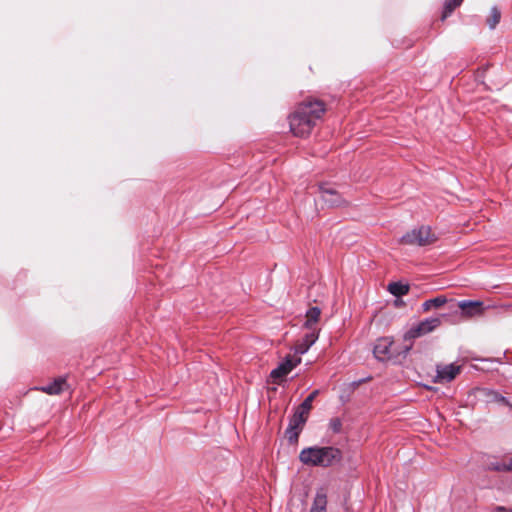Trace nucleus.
<instances>
[{
    "mask_svg": "<svg viewBox=\"0 0 512 512\" xmlns=\"http://www.w3.org/2000/svg\"><path fill=\"white\" fill-rule=\"evenodd\" d=\"M325 112L324 104L318 100H309L299 105L290 117V130L294 136L305 137L315 126L316 120Z\"/></svg>",
    "mask_w": 512,
    "mask_h": 512,
    "instance_id": "1",
    "label": "nucleus"
},
{
    "mask_svg": "<svg viewBox=\"0 0 512 512\" xmlns=\"http://www.w3.org/2000/svg\"><path fill=\"white\" fill-rule=\"evenodd\" d=\"M341 451L331 446L307 447L299 454V460L307 466L329 467L341 460Z\"/></svg>",
    "mask_w": 512,
    "mask_h": 512,
    "instance_id": "2",
    "label": "nucleus"
},
{
    "mask_svg": "<svg viewBox=\"0 0 512 512\" xmlns=\"http://www.w3.org/2000/svg\"><path fill=\"white\" fill-rule=\"evenodd\" d=\"M434 241V234L431 232V229L426 226H422L419 229H414L406 233L400 240L403 244L419 246L428 245Z\"/></svg>",
    "mask_w": 512,
    "mask_h": 512,
    "instance_id": "3",
    "label": "nucleus"
},
{
    "mask_svg": "<svg viewBox=\"0 0 512 512\" xmlns=\"http://www.w3.org/2000/svg\"><path fill=\"white\" fill-rule=\"evenodd\" d=\"M441 324V320L438 317L427 318L418 324L412 326L404 335L405 340H412L424 336Z\"/></svg>",
    "mask_w": 512,
    "mask_h": 512,
    "instance_id": "4",
    "label": "nucleus"
},
{
    "mask_svg": "<svg viewBox=\"0 0 512 512\" xmlns=\"http://www.w3.org/2000/svg\"><path fill=\"white\" fill-rule=\"evenodd\" d=\"M318 395V390L313 391L296 409L295 413L291 417L293 419V425L305 424L310 410L312 408V402Z\"/></svg>",
    "mask_w": 512,
    "mask_h": 512,
    "instance_id": "5",
    "label": "nucleus"
},
{
    "mask_svg": "<svg viewBox=\"0 0 512 512\" xmlns=\"http://www.w3.org/2000/svg\"><path fill=\"white\" fill-rule=\"evenodd\" d=\"M301 362L300 358L293 360L292 358H286L279 366L271 371L270 377L275 383H279L292 369Z\"/></svg>",
    "mask_w": 512,
    "mask_h": 512,
    "instance_id": "6",
    "label": "nucleus"
},
{
    "mask_svg": "<svg viewBox=\"0 0 512 512\" xmlns=\"http://www.w3.org/2000/svg\"><path fill=\"white\" fill-rule=\"evenodd\" d=\"M319 189L321 192L322 200L328 205L338 207L346 203L342 196L331 186L323 184L320 185Z\"/></svg>",
    "mask_w": 512,
    "mask_h": 512,
    "instance_id": "7",
    "label": "nucleus"
},
{
    "mask_svg": "<svg viewBox=\"0 0 512 512\" xmlns=\"http://www.w3.org/2000/svg\"><path fill=\"white\" fill-rule=\"evenodd\" d=\"M464 317L480 316L484 313V304L481 301L463 300L458 303Z\"/></svg>",
    "mask_w": 512,
    "mask_h": 512,
    "instance_id": "8",
    "label": "nucleus"
},
{
    "mask_svg": "<svg viewBox=\"0 0 512 512\" xmlns=\"http://www.w3.org/2000/svg\"><path fill=\"white\" fill-rule=\"evenodd\" d=\"M319 337V329L308 331L305 336L295 344V353L305 354L309 348L317 341Z\"/></svg>",
    "mask_w": 512,
    "mask_h": 512,
    "instance_id": "9",
    "label": "nucleus"
},
{
    "mask_svg": "<svg viewBox=\"0 0 512 512\" xmlns=\"http://www.w3.org/2000/svg\"><path fill=\"white\" fill-rule=\"evenodd\" d=\"M436 371V382H449L459 374L460 366L456 364L437 366Z\"/></svg>",
    "mask_w": 512,
    "mask_h": 512,
    "instance_id": "10",
    "label": "nucleus"
},
{
    "mask_svg": "<svg viewBox=\"0 0 512 512\" xmlns=\"http://www.w3.org/2000/svg\"><path fill=\"white\" fill-rule=\"evenodd\" d=\"M393 345V341L390 338L384 337L377 340L374 346V355L379 360H385L390 358L392 355L391 347Z\"/></svg>",
    "mask_w": 512,
    "mask_h": 512,
    "instance_id": "11",
    "label": "nucleus"
},
{
    "mask_svg": "<svg viewBox=\"0 0 512 512\" xmlns=\"http://www.w3.org/2000/svg\"><path fill=\"white\" fill-rule=\"evenodd\" d=\"M66 387V380L64 378H58L54 380V382L37 389L49 395H58L62 393Z\"/></svg>",
    "mask_w": 512,
    "mask_h": 512,
    "instance_id": "12",
    "label": "nucleus"
},
{
    "mask_svg": "<svg viewBox=\"0 0 512 512\" xmlns=\"http://www.w3.org/2000/svg\"><path fill=\"white\" fill-rule=\"evenodd\" d=\"M320 315H321V311L318 307L310 308L306 313V321L304 323V327L306 329H308L309 331H312L313 329H317V327L315 325L319 321Z\"/></svg>",
    "mask_w": 512,
    "mask_h": 512,
    "instance_id": "13",
    "label": "nucleus"
},
{
    "mask_svg": "<svg viewBox=\"0 0 512 512\" xmlns=\"http://www.w3.org/2000/svg\"><path fill=\"white\" fill-rule=\"evenodd\" d=\"M388 291L394 296L400 297L409 292V286L400 282H393L388 285Z\"/></svg>",
    "mask_w": 512,
    "mask_h": 512,
    "instance_id": "14",
    "label": "nucleus"
},
{
    "mask_svg": "<svg viewBox=\"0 0 512 512\" xmlns=\"http://www.w3.org/2000/svg\"><path fill=\"white\" fill-rule=\"evenodd\" d=\"M304 424L293 425V419H290L289 426L286 430V435L290 442H296Z\"/></svg>",
    "mask_w": 512,
    "mask_h": 512,
    "instance_id": "15",
    "label": "nucleus"
},
{
    "mask_svg": "<svg viewBox=\"0 0 512 512\" xmlns=\"http://www.w3.org/2000/svg\"><path fill=\"white\" fill-rule=\"evenodd\" d=\"M327 499L324 494L318 493L315 497L313 507L310 512H326Z\"/></svg>",
    "mask_w": 512,
    "mask_h": 512,
    "instance_id": "16",
    "label": "nucleus"
},
{
    "mask_svg": "<svg viewBox=\"0 0 512 512\" xmlns=\"http://www.w3.org/2000/svg\"><path fill=\"white\" fill-rule=\"evenodd\" d=\"M501 13L497 7H492L490 10V15L487 18V24L490 29H494L497 24L500 22Z\"/></svg>",
    "mask_w": 512,
    "mask_h": 512,
    "instance_id": "17",
    "label": "nucleus"
},
{
    "mask_svg": "<svg viewBox=\"0 0 512 512\" xmlns=\"http://www.w3.org/2000/svg\"><path fill=\"white\" fill-rule=\"evenodd\" d=\"M463 0H446L442 20L446 19L456 7L460 6Z\"/></svg>",
    "mask_w": 512,
    "mask_h": 512,
    "instance_id": "18",
    "label": "nucleus"
},
{
    "mask_svg": "<svg viewBox=\"0 0 512 512\" xmlns=\"http://www.w3.org/2000/svg\"><path fill=\"white\" fill-rule=\"evenodd\" d=\"M448 302L447 297L441 295L435 298L430 299V303L432 304V308L442 307L444 304Z\"/></svg>",
    "mask_w": 512,
    "mask_h": 512,
    "instance_id": "19",
    "label": "nucleus"
},
{
    "mask_svg": "<svg viewBox=\"0 0 512 512\" xmlns=\"http://www.w3.org/2000/svg\"><path fill=\"white\" fill-rule=\"evenodd\" d=\"M330 427L334 432H336V433L340 432L341 427H342V423H341L340 419H338V418L332 419L330 422Z\"/></svg>",
    "mask_w": 512,
    "mask_h": 512,
    "instance_id": "20",
    "label": "nucleus"
},
{
    "mask_svg": "<svg viewBox=\"0 0 512 512\" xmlns=\"http://www.w3.org/2000/svg\"><path fill=\"white\" fill-rule=\"evenodd\" d=\"M422 307H423V310H424L425 312H427V311L431 310V309H432V304L430 303V299H429V300H427V301H425V302L423 303Z\"/></svg>",
    "mask_w": 512,
    "mask_h": 512,
    "instance_id": "21",
    "label": "nucleus"
},
{
    "mask_svg": "<svg viewBox=\"0 0 512 512\" xmlns=\"http://www.w3.org/2000/svg\"><path fill=\"white\" fill-rule=\"evenodd\" d=\"M492 512H508L504 507H497Z\"/></svg>",
    "mask_w": 512,
    "mask_h": 512,
    "instance_id": "22",
    "label": "nucleus"
}]
</instances>
